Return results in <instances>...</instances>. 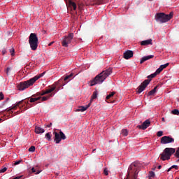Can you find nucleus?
<instances>
[{
    "mask_svg": "<svg viewBox=\"0 0 179 179\" xmlns=\"http://www.w3.org/2000/svg\"><path fill=\"white\" fill-rule=\"evenodd\" d=\"M150 83V80H144L141 85L137 88L136 92L138 94H141L146 87H148V85Z\"/></svg>",
    "mask_w": 179,
    "mask_h": 179,
    "instance_id": "9",
    "label": "nucleus"
},
{
    "mask_svg": "<svg viewBox=\"0 0 179 179\" xmlns=\"http://www.w3.org/2000/svg\"><path fill=\"white\" fill-rule=\"evenodd\" d=\"M176 153V148H166L164 150L163 152L160 155V158L164 162L165 160H170L171 155Z\"/></svg>",
    "mask_w": 179,
    "mask_h": 179,
    "instance_id": "6",
    "label": "nucleus"
},
{
    "mask_svg": "<svg viewBox=\"0 0 179 179\" xmlns=\"http://www.w3.org/2000/svg\"><path fill=\"white\" fill-rule=\"evenodd\" d=\"M9 71H10V67H8V68L6 69V73H7V75H8Z\"/></svg>",
    "mask_w": 179,
    "mask_h": 179,
    "instance_id": "45",
    "label": "nucleus"
},
{
    "mask_svg": "<svg viewBox=\"0 0 179 179\" xmlns=\"http://www.w3.org/2000/svg\"><path fill=\"white\" fill-rule=\"evenodd\" d=\"M50 97H52V94H50L49 96H43L42 97V101H47L48 99H50Z\"/></svg>",
    "mask_w": 179,
    "mask_h": 179,
    "instance_id": "27",
    "label": "nucleus"
},
{
    "mask_svg": "<svg viewBox=\"0 0 179 179\" xmlns=\"http://www.w3.org/2000/svg\"><path fill=\"white\" fill-rule=\"evenodd\" d=\"M149 177H150V178H153L155 177V172L152 171H150Z\"/></svg>",
    "mask_w": 179,
    "mask_h": 179,
    "instance_id": "33",
    "label": "nucleus"
},
{
    "mask_svg": "<svg viewBox=\"0 0 179 179\" xmlns=\"http://www.w3.org/2000/svg\"><path fill=\"white\" fill-rule=\"evenodd\" d=\"M46 94H48V93H51L50 90H46L45 91Z\"/></svg>",
    "mask_w": 179,
    "mask_h": 179,
    "instance_id": "46",
    "label": "nucleus"
},
{
    "mask_svg": "<svg viewBox=\"0 0 179 179\" xmlns=\"http://www.w3.org/2000/svg\"><path fill=\"white\" fill-rule=\"evenodd\" d=\"M73 39V33L69 34L68 36H64L62 41V45L63 47H68L71 43H72V40Z\"/></svg>",
    "mask_w": 179,
    "mask_h": 179,
    "instance_id": "7",
    "label": "nucleus"
},
{
    "mask_svg": "<svg viewBox=\"0 0 179 179\" xmlns=\"http://www.w3.org/2000/svg\"><path fill=\"white\" fill-rule=\"evenodd\" d=\"M162 71H163V70L159 67V68H158V69H157V71H155V73H156L157 75H159V73H160V72H162Z\"/></svg>",
    "mask_w": 179,
    "mask_h": 179,
    "instance_id": "35",
    "label": "nucleus"
},
{
    "mask_svg": "<svg viewBox=\"0 0 179 179\" xmlns=\"http://www.w3.org/2000/svg\"><path fill=\"white\" fill-rule=\"evenodd\" d=\"M97 96H98L97 91L94 92L92 96H91V99L90 102V104H92V102L93 101V100H94V99H97Z\"/></svg>",
    "mask_w": 179,
    "mask_h": 179,
    "instance_id": "20",
    "label": "nucleus"
},
{
    "mask_svg": "<svg viewBox=\"0 0 179 179\" xmlns=\"http://www.w3.org/2000/svg\"><path fill=\"white\" fill-rule=\"evenodd\" d=\"M29 44L32 51H36V50H37V47H38V38L37 37V34L31 33L29 35Z\"/></svg>",
    "mask_w": 179,
    "mask_h": 179,
    "instance_id": "5",
    "label": "nucleus"
},
{
    "mask_svg": "<svg viewBox=\"0 0 179 179\" xmlns=\"http://www.w3.org/2000/svg\"><path fill=\"white\" fill-rule=\"evenodd\" d=\"M41 97H38V98H29V101L30 103H35V101H37L40 100Z\"/></svg>",
    "mask_w": 179,
    "mask_h": 179,
    "instance_id": "23",
    "label": "nucleus"
},
{
    "mask_svg": "<svg viewBox=\"0 0 179 179\" xmlns=\"http://www.w3.org/2000/svg\"><path fill=\"white\" fill-rule=\"evenodd\" d=\"M23 101L24 100L18 101L14 106H12L9 109H8L7 111H12V110H16V108H17V107H19V106H20V104L23 103Z\"/></svg>",
    "mask_w": 179,
    "mask_h": 179,
    "instance_id": "14",
    "label": "nucleus"
},
{
    "mask_svg": "<svg viewBox=\"0 0 179 179\" xmlns=\"http://www.w3.org/2000/svg\"><path fill=\"white\" fill-rule=\"evenodd\" d=\"M90 103L85 106H80L77 111H81V113H83V111H86L87 108L90 107Z\"/></svg>",
    "mask_w": 179,
    "mask_h": 179,
    "instance_id": "15",
    "label": "nucleus"
},
{
    "mask_svg": "<svg viewBox=\"0 0 179 179\" xmlns=\"http://www.w3.org/2000/svg\"><path fill=\"white\" fill-rule=\"evenodd\" d=\"M169 65V63H166L165 64H162L159 66V68L163 71V69H165V68H167V66Z\"/></svg>",
    "mask_w": 179,
    "mask_h": 179,
    "instance_id": "29",
    "label": "nucleus"
},
{
    "mask_svg": "<svg viewBox=\"0 0 179 179\" xmlns=\"http://www.w3.org/2000/svg\"><path fill=\"white\" fill-rule=\"evenodd\" d=\"M45 139H47V141H51V133H47L45 135Z\"/></svg>",
    "mask_w": 179,
    "mask_h": 179,
    "instance_id": "26",
    "label": "nucleus"
},
{
    "mask_svg": "<svg viewBox=\"0 0 179 179\" xmlns=\"http://www.w3.org/2000/svg\"><path fill=\"white\" fill-rule=\"evenodd\" d=\"M44 94H47V93H45V91L43 92H38V96H44Z\"/></svg>",
    "mask_w": 179,
    "mask_h": 179,
    "instance_id": "40",
    "label": "nucleus"
},
{
    "mask_svg": "<svg viewBox=\"0 0 179 179\" xmlns=\"http://www.w3.org/2000/svg\"><path fill=\"white\" fill-rule=\"evenodd\" d=\"M10 54L12 56L15 55V49H12L10 51Z\"/></svg>",
    "mask_w": 179,
    "mask_h": 179,
    "instance_id": "41",
    "label": "nucleus"
},
{
    "mask_svg": "<svg viewBox=\"0 0 179 179\" xmlns=\"http://www.w3.org/2000/svg\"><path fill=\"white\" fill-rule=\"evenodd\" d=\"M8 100H9V98H7L6 100L3 102L2 106H5V103H8Z\"/></svg>",
    "mask_w": 179,
    "mask_h": 179,
    "instance_id": "42",
    "label": "nucleus"
},
{
    "mask_svg": "<svg viewBox=\"0 0 179 179\" xmlns=\"http://www.w3.org/2000/svg\"><path fill=\"white\" fill-rule=\"evenodd\" d=\"M49 90L50 91V93H52V92H54V90H55V87L49 89Z\"/></svg>",
    "mask_w": 179,
    "mask_h": 179,
    "instance_id": "43",
    "label": "nucleus"
},
{
    "mask_svg": "<svg viewBox=\"0 0 179 179\" xmlns=\"http://www.w3.org/2000/svg\"><path fill=\"white\" fill-rule=\"evenodd\" d=\"M20 163H22V160L15 161L14 166H17V164H20Z\"/></svg>",
    "mask_w": 179,
    "mask_h": 179,
    "instance_id": "36",
    "label": "nucleus"
},
{
    "mask_svg": "<svg viewBox=\"0 0 179 179\" xmlns=\"http://www.w3.org/2000/svg\"><path fill=\"white\" fill-rule=\"evenodd\" d=\"M20 113L19 112H17L16 114H19Z\"/></svg>",
    "mask_w": 179,
    "mask_h": 179,
    "instance_id": "56",
    "label": "nucleus"
},
{
    "mask_svg": "<svg viewBox=\"0 0 179 179\" xmlns=\"http://www.w3.org/2000/svg\"><path fill=\"white\" fill-rule=\"evenodd\" d=\"M158 169L160 170V169H162V165L158 166Z\"/></svg>",
    "mask_w": 179,
    "mask_h": 179,
    "instance_id": "51",
    "label": "nucleus"
},
{
    "mask_svg": "<svg viewBox=\"0 0 179 179\" xmlns=\"http://www.w3.org/2000/svg\"><path fill=\"white\" fill-rule=\"evenodd\" d=\"M35 132H36V134H44V132H45V130H44V129H43L40 127H36Z\"/></svg>",
    "mask_w": 179,
    "mask_h": 179,
    "instance_id": "17",
    "label": "nucleus"
},
{
    "mask_svg": "<svg viewBox=\"0 0 179 179\" xmlns=\"http://www.w3.org/2000/svg\"><path fill=\"white\" fill-rule=\"evenodd\" d=\"M114 94H115V92H113L106 96V100H110L111 97L114 96Z\"/></svg>",
    "mask_w": 179,
    "mask_h": 179,
    "instance_id": "24",
    "label": "nucleus"
},
{
    "mask_svg": "<svg viewBox=\"0 0 179 179\" xmlns=\"http://www.w3.org/2000/svg\"><path fill=\"white\" fill-rule=\"evenodd\" d=\"M121 135L123 136H128V130L127 129H123L121 131Z\"/></svg>",
    "mask_w": 179,
    "mask_h": 179,
    "instance_id": "22",
    "label": "nucleus"
},
{
    "mask_svg": "<svg viewBox=\"0 0 179 179\" xmlns=\"http://www.w3.org/2000/svg\"><path fill=\"white\" fill-rule=\"evenodd\" d=\"M73 78V73H71V74L66 76L64 80L68 83V82H70V80H72V78Z\"/></svg>",
    "mask_w": 179,
    "mask_h": 179,
    "instance_id": "16",
    "label": "nucleus"
},
{
    "mask_svg": "<svg viewBox=\"0 0 179 179\" xmlns=\"http://www.w3.org/2000/svg\"><path fill=\"white\" fill-rule=\"evenodd\" d=\"M33 97H36V95H33Z\"/></svg>",
    "mask_w": 179,
    "mask_h": 179,
    "instance_id": "55",
    "label": "nucleus"
},
{
    "mask_svg": "<svg viewBox=\"0 0 179 179\" xmlns=\"http://www.w3.org/2000/svg\"><path fill=\"white\" fill-rule=\"evenodd\" d=\"M24 103H29V102H26V101H25Z\"/></svg>",
    "mask_w": 179,
    "mask_h": 179,
    "instance_id": "57",
    "label": "nucleus"
},
{
    "mask_svg": "<svg viewBox=\"0 0 179 179\" xmlns=\"http://www.w3.org/2000/svg\"><path fill=\"white\" fill-rule=\"evenodd\" d=\"M162 145H167L168 143H174V138L169 136H163L161 138Z\"/></svg>",
    "mask_w": 179,
    "mask_h": 179,
    "instance_id": "10",
    "label": "nucleus"
},
{
    "mask_svg": "<svg viewBox=\"0 0 179 179\" xmlns=\"http://www.w3.org/2000/svg\"><path fill=\"white\" fill-rule=\"evenodd\" d=\"M178 102H179V99H178Z\"/></svg>",
    "mask_w": 179,
    "mask_h": 179,
    "instance_id": "58",
    "label": "nucleus"
},
{
    "mask_svg": "<svg viewBox=\"0 0 179 179\" xmlns=\"http://www.w3.org/2000/svg\"><path fill=\"white\" fill-rule=\"evenodd\" d=\"M157 136L160 138V136H163V131H159L157 133Z\"/></svg>",
    "mask_w": 179,
    "mask_h": 179,
    "instance_id": "34",
    "label": "nucleus"
},
{
    "mask_svg": "<svg viewBox=\"0 0 179 179\" xmlns=\"http://www.w3.org/2000/svg\"><path fill=\"white\" fill-rule=\"evenodd\" d=\"M49 90L50 91V93H52V92H54V90H55V87L49 89Z\"/></svg>",
    "mask_w": 179,
    "mask_h": 179,
    "instance_id": "44",
    "label": "nucleus"
},
{
    "mask_svg": "<svg viewBox=\"0 0 179 179\" xmlns=\"http://www.w3.org/2000/svg\"><path fill=\"white\" fill-rule=\"evenodd\" d=\"M3 99H4L3 93L0 92V100H3Z\"/></svg>",
    "mask_w": 179,
    "mask_h": 179,
    "instance_id": "38",
    "label": "nucleus"
},
{
    "mask_svg": "<svg viewBox=\"0 0 179 179\" xmlns=\"http://www.w3.org/2000/svg\"><path fill=\"white\" fill-rule=\"evenodd\" d=\"M114 101H110V103H113Z\"/></svg>",
    "mask_w": 179,
    "mask_h": 179,
    "instance_id": "54",
    "label": "nucleus"
},
{
    "mask_svg": "<svg viewBox=\"0 0 179 179\" xmlns=\"http://www.w3.org/2000/svg\"><path fill=\"white\" fill-rule=\"evenodd\" d=\"M113 73V69L109 68L105 71H103L101 73L97 75L92 80L90 81V86H94L95 85H101L104 82L105 79L108 78L109 75Z\"/></svg>",
    "mask_w": 179,
    "mask_h": 179,
    "instance_id": "1",
    "label": "nucleus"
},
{
    "mask_svg": "<svg viewBox=\"0 0 179 179\" xmlns=\"http://www.w3.org/2000/svg\"><path fill=\"white\" fill-rule=\"evenodd\" d=\"M69 5L71 8H73V10H76V3H75V2L72 1H69Z\"/></svg>",
    "mask_w": 179,
    "mask_h": 179,
    "instance_id": "19",
    "label": "nucleus"
},
{
    "mask_svg": "<svg viewBox=\"0 0 179 179\" xmlns=\"http://www.w3.org/2000/svg\"><path fill=\"white\" fill-rule=\"evenodd\" d=\"M162 121H163L164 122V121H166L165 119H164V117H162Z\"/></svg>",
    "mask_w": 179,
    "mask_h": 179,
    "instance_id": "52",
    "label": "nucleus"
},
{
    "mask_svg": "<svg viewBox=\"0 0 179 179\" xmlns=\"http://www.w3.org/2000/svg\"><path fill=\"white\" fill-rule=\"evenodd\" d=\"M41 172V171H37L36 172V174H40Z\"/></svg>",
    "mask_w": 179,
    "mask_h": 179,
    "instance_id": "48",
    "label": "nucleus"
},
{
    "mask_svg": "<svg viewBox=\"0 0 179 179\" xmlns=\"http://www.w3.org/2000/svg\"><path fill=\"white\" fill-rule=\"evenodd\" d=\"M6 170H8V168L4 167V168L0 169V173H5V171H6Z\"/></svg>",
    "mask_w": 179,
    "mask_h": 179,
    "instance_id": "37",
    "label": "nucleus"
},
{
    "mask_svg": "<svg viewBox=\"0 0 179 179\" xmlns=\"http://www.w3.org/2000/svg\"><path fill=\"white\" fill-rule=\"evenodd\" d=\"M157 75V74L156 73H152V74L148 76V79H150V78H151V79H152V78H155Z\"/></svg>",
    "mask_w": 179,
    "mask_h": 179,
    "instance_id": "32",
    "label": "nucleus"
},
{
    "mask_svg": "<svg viewBox=\"0 0 179 179\" xmlns=\"http://www.w3.org/2000/svg\"><path fill=\"white\" fill-rule=\"evenodd\" d=\"M52 125V123H50L49 125H48V128H50V127Z\"/></svg>",
    "mask_w": 179,
    "mask_h": 179,
    "instance_id": "49",
    "label": "nucleus"
},
{
    "mask_svg": "<svg viewBox=\"0 0 179 179\" xmlns=\"http://www.w3.org/2000/svg\"><path fill=\"white\" fill-rule=\"evenodd\" d=\"M141 164L134 162L131 164L128 169V176L131 177V179H138V173H139V168Z\"/></svg>",
    "mask_w": 179,
    "mask_h": 179,
    "instance_id": "3",
    "label": "nucleus"
},
{
    "mask_svg": "<svg viewBox=\"0 0 179 179\" xmlns=\"http://www.w3.org/2000/svg\"><path fill=\"white\" fill-rule=\"evenodd\" d=\"M148 127H150V120H146L141 125L137 126V128L145 130L146 128H148Z\"/></svg>",
    "mask_w": 179,
    "mask_h": 179,
    "instance_id": "11",
    "label": "nucleus"
},
{
    "mask_svg": "<svg viewBox=\"0 0 179 179\" xmlns=\"http://www.w3.org/2000/svg\"><path fill=\"white\" fill-rule=\"evenodd\" d=\"M171 113L174 115H179V110L178 109H175V110H172Z\"/></svg>",
    "mask_w": 179,
    "mask_h": 179,
    "instance_id": "30",
    "label": "nucleus"
},
{
    "mask_svg": "<svg viewBox=\"0 0 179 179\" xmlns=\"http://www.w3.org/2000/svg\"><path fill=\"white\" fill-rule=\"evenodd\" d=\"M132 57H134V52H132V50H127L124 52V59H129V58H132Z\"/></svg>",
    "mask_w": 179,
    "mask_h": 179,
    "instance_id": "12",
    "label": "nucleus"
},
{
    "mask_svg": "<svg viewBox=\"0 0 179 179\" xmlns=\"http://www.w3.org/2000/svg\"><path fill=\"white\" fill-rule=\"evenodd\" d=\"M31 171H32V173H36V170L34 169V168L31 169Z\"/></svg>",
    "mask_w": 179,
    "mask_h": 179,
    "instance_id": "47",
    "label": "nucleus"
},
{
    "mask_svg": "<svg viewBox=\"0 0 179 179\" xmlns=\"http://www.w3.org/2000/svg\"><path fill=\"white\" fill-rule=\"evenodd\" d=\"M156 90H157V86L155 87L154 89L149 92L148 96H153L155 93H156Z\"/></svg>",
    "mask_w": 179,
    "mask_h": 179,
    "instance_id": "21",
    "label": "nucleus"
},
{
    "mask_svg": "<svg viewBox=\"0 0 179 179\" xmlns=\"http://www.w3.org/2000/svg\"><path fill=\"white\" fill-rule=\"evenodd\" d=\"M103 3V0H94V5H101Z\"/></svg>",
    "mask_w": 179,
    "mask_h": 179,
    "instance_id": "25",
    "label": "nucleus"
},
{
    "mask_svg": "<svg viewBox=\"0 0 179 179\" xmlns=\"http://www.w3.org/2000/svg\"><path fill=\"white\" fill-rule=\"evenodd\" d=\"M173 17V12L166 15L164 13H158L155 15V20L158 23H166Z\"/></svg>",
    "mask_w": 179,
    "mask_h": 179,
    "instance_id": "4",
    "label": "nucleus"
},
{
    "mask_svg": "<svg viewBox=\"0 0 179 179\" xmlns=\"http://www.w3.org/2000/svg\"><path fill=\"white\" fill-rule=\"evenodd\" d=\"M152 170H156V168H153Z\"/></svg>",
    "mask_w": 179,
    "mask_h": 179,
    "instance_id": "53",
    "label": "nucleus"
},
{
    "mask_svg": "<svg viewBox=\"0 0 179 179\" xmlns=\"http://www.w3.org/2000/svg\"><path fill=\"white\" fill-rule=\"evenodd\" d=\"M53 134L55 135V142L57 144L59 143L62 140L65 141L66 139V136L61 131L59 133L54 131Z\"/></svg>",
    "mask_w": 179,
    "mask_h": 179,
    "instance_id": "8",
    "label": "nucleus"
},
{
    "mask_svg": "<svg viewBox=\"0 0 179 179\" xmlns=\"http://www.w3.org/2000/svg\"><path fill=\"white\" fill-rule=\"evenodd\" d=\"M152 39H148V40H145V41H141V45H149L152 44Z\"/></svg>",
    "mask_w": 179,
    "mask_h": 179,
    "instance_id": "18",
    "label": "nucleus"
},
{
    "mask_svg": "<svg viewBox=\"0 0 179 179\" xmlns=\"http://www.w3.org/2000/svg\"><path fill=\"white\" fill-rule=\"evenodd\" d=\"M172 169H176V170H178V166L177 165H173L172 166H171L169 169H168V172L171 171Z\"/></svg>",
    "mask_w": 179,
    "mask_h": 179,
    "instance_id": "28",
    "label": "nucleus"
},
{
    "mask_svg": "<svg viewBox=\"0 0 179 179\" xmlns=\"http://www.w3.org/2000/svg\"><path fill=\"white\" fill-rule=\"evenodd\" d=\"M103 173H104L105 176H107L108 174V169H105L103 170Z\"/></svg>",
    "mask_w": 179,
    "mask_h": 179,
    "instance_id": "39",
    "label": "nucleus"
},
{
    "mask_svg": "<svg viewBox=\"0 0 179 179\" xmlns=\"http://www.w3.org/2000/svg\"><path fill=\"white\" fill-rule=\"evenodd\" d=\"M36 151V147L34 146H31L29 148V152H31L33 153V152H35Z\"/></svg>",
    "mask_w": 179,
    "mask_h": 179,
    "instance_id": "31",
    "label": "nucleus"
},
{
    "mask_svg": "<svg viewBox=\"0 0 179 179\" xmlns=\"http://www.w3.org/2000/svg\"><path fill=\"white\" fill-rule=\"evenodd\" d=\"M45 75V72H43L41 73L38 76H36L35 77L29 79V80H27L25 82H22L17 85L18 90H26L28 87H30V86H33V84L36 83V80H38L40 78H43Z\"/></svg>",
    "mask_w": 179,
    "mask_h": 179,
    "instance_id": "2",
    "label": "nucleus"
},
{
    "mask_svg": "<svg viewBox=\"0 0 179 179\" xmlns=\"http://www.w3.org/2000/svg\"><path fill=\"white\" fill-rule=\"evenodd\" d=\"M52 44H54V42H50V43L48 44V45H49V46H51V45H52Z\"/></svg>",
    "mask_w": 179,
    "mask_h": 179,
    "instance_id": "50",
    "label": "nucleus"
},
{
    "mask_svg": "<svg viewBox=\"0 0 179 179\" xmlns=\"http://www.w3.org/2000/svg\"><path fill=\"white\" fill-rule=\"evenodd\" d=\"M155 56L154 55H148V56H144L141 58L140 61V64H143L145 61H148L149 59H151V58H153Z\"/></svg>",
    "mask_w": 179,
    "mask_h": 179,
    "instance_id": "13",
    "label": "nucleus"
}]
</instances>
